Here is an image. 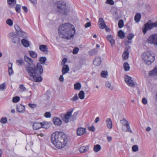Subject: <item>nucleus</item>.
<instances>
[{"mask_svg": "<svg viewBox=\"0 0 157 157\" xmlns=\"http://www.w3.org/2000/svg\"><path fill=\"white\" fill-rule=\"evenodd\" d=\"M25 61L27 63L25 65V68L30 77L29 80L36 82H40L42 80L40 75L43 73V69L40 64L38 63L36 66L32 65L33 61L32 59L27 56L24 57Z\"/></svg>", "mask_w": 157, "mask_h": 157, "instance_id": "nucleus-1", "label": "nucleus"}, {"mask_svg": "<svg viewBox=\"0 0 157 157\" xmlns=\"http://www.w3.org/2000/svg\"><path fill=\"white\" fill-rule=\"evenodd\" d=\"M58 32L60 37L68 39L73 37L75 34L74 26L68 23L60 25L58 29Z\"/></svg>", "mask_w": 157, "mask_h": 157, "instance_id": "nucleus-2", "label": "nucleus"}, {"mask_svg": "<svg viewBox=\"0 0 157 157\" xmlns=\"http://www.w3.org/2000/svg\"><path fill=\"white\" fill-rule=\"evenodd\" d=\"M51 141L55 146L58 149L64 147L67 143V136L61 132H56L51 136Z\"/></svg>", "mask_w": 157, "mask_h": 157, "instance_id": "nucleus-3", "label": "nucleus"}, {"mask_svg": "<svg viewBox=\"0 0 157 157\" xmlns=\"http://www.w3.org/2000/svg\"><path fill=\"white\" fill-rule=\"evenodd\" d=\"M55 6L57 8V11L60 14L65 15L68 13V10L66 8L65 2L62 1L57 2Z\"/></svg>", "mask_w": 157, "mask_h": 157, "instance_id": "nucleus-4", "label": "nucleus"}, {"mask_svg": "<svg viewBox=\"0 0 157 157\" xmlns=\"http://www.w3.org/2000/svg\"><path fill=\"white\" fill-rule=\"evenodd\" d=\"M155 27H157V21L153 22L151 20H149L144 25V27L142 28L143 32L145 34L147 32Z\"/></svg>", "mask_w": 157, "mask_h": 157, "instance_id": "nucleus-5", "label": "nucleus"}, {"mask_svg": "<svg viewBox=\"0 0 157 157\" xmlns=\"http://www.w3.org/2000/svg\"><path fill=\"white\" fill-rule=\"evenodd\" d=\"M142 57L145 64L148 65L151 64L155 60L154 56L149 52L144 53L142 55Z\"/></svg>", "mask_w": 157, "mask_h": 157, "instance_id": "nucleus-6", "label": "nucleus"}, {"mask_svg": "<svg viewBox=\"0 0 157 157\" xmlns=\"http://www.w3.org/2000/svg\"><path fill=\"white\" fill-rule=\"evenodd\" d=\"M120 121L123 125L122 129L124 132H128L132 133L133 132L130 128L128 122L125 119L121 120Z\"/></svg>", "mask_w": 157, "mask_h": 157, "instance_id": "nucleus-7", "label": "nucleus"}, {"mask_svg": "<svg viewBox=\"0 0 157 157\" xmlns=\"http://www.w3.org/2000/svg\"><path fill=\"white\" fill-rule=\"evenodd\" d=\"M73 111V109H71L70 111L67 112L65 114H61L60 116L62 120L66 123L69 121V119L71 116V114Z\"/></svg>", "mask_w": 157, "mask_h": 157, "instance_id": "nucleus-8", "label": "nucleus"}, {"mask_svg": "<svg viewBox=\"0 0 157 157\" xmlns=\"http://www.w3.org/2000/svg\"><path fill=\"white\" fill-rule=\"evenodd\" d=\"M48 124L47 122H36L33 124V126L34 129L37 130L41 128H46V124Z\"/></svg>", "mask_w": 157, "mask_h": 157, "instance_id": "nucleus-9", "label": "nucleus"}, {"mask_svg": "<svg viewBox=\"0 0 157 157\" xmlns=\"http://www.w3.org/2000/svg\"><path fill=\"white\" fill-rule=\"evenodd\" d=\"M147 42L148 43L157 45V34H154L150 36L148 38Z\"/></svg>", "mask_w": 157, "mask_h": 157, "instance_id": "nucleus-10", "label": "nucleus"}, {"mask_svg": "<svg viewBox=\"0 0 157 157\" xmlns=\"http://www.w3.org/2000/svg\"><path fill=\"white\" fill-rule=\"evenodd\" d=\"M14 28L17 32V34L20 36L21 37H25L26 36L25 33L23 32L20 28L19 26L17 25H15L14 26Z\"/></svg>", "mask_w": 157, "mask_h": 157, "instance_id": "nucleus-11", "label": "nucleus"}, {"mask_svg": "<svg viewBox=\"0 0 157 157\" xmlns=\"http://www.w3.org/2000/svg\"><path fill=\"white\" fill-rule=\"evenodd\" d=\"M125 81L129 86H135L134 83L131 77L127 75H125Z\"/></svg>", "mask_w": 157, "mask_h": 157, "instance_id": "nucleus-12", "label": "nucleus"}, {"mask_svg": "<svg viewBox=\"0 0 157 157\" xmlns=\"http://www.w3.org/2000/svg\"><path fill=\"white\" fill-rule=\"evenodd\" d=\"M86 129L85 128L79 127L77 130V134L78 136H81L86 133Z\"/></svg>", "mask_w": 157, "mask_h": 157, "instance_id": "nucleus-13", "label": "nucleus"}, {"mask_svg": "<svg viewBox=\"0 0 157 157\" xmlns=\"http://www.w3.org/2000/svg\"><path fill=\"white\" fill-rule=\"evenodd\" d=\"M98 24L99 27L101 29H103L106 26V25L102 18H100L99 19Z\"/></svg>", "mask_w": 157, "mask_h": 157, "instance_id": "nucleus-14", "label": "nucleus"}, {"mask_svg": "<svg viewBox=\"0 0 157 157\" xmlns=\"http://www.w3.org/2000/svg\"><path fill=\"white\" fill-rule=\"evenodd\" d=\"M89 145L83 146L80 147L78 150L81 153H86L88 152L89 150Z\"/></svg>", "mask_w": 157, "mask_h": 157, "instance_id": "nucleus-15", "label": "nucleus"}, {"mask_svg": "<svg viewBox=\"0 0 157 157\" xmlns=\"http://www.w3.org/2000/svg\"><path fill=\"white\" fill-rule=\"evenodd\" d=\"M53 122L54 124L58 126L60 125L62 123V121L58 117H54L53 119Z\"/></svg>", "mask_w": 157, "mask_h": 157, "instance_id": "nucleus-16", "label": "nucleus"}, {"mask_svg": "<svg viewBox=\"0 0 157 157\" xmlns=\"http://www.w3.org/2000/svg\"><path fill=\"white\" fill-rule=\"evenodd\" d=\"M16 109L17 111L19 113H23L25 111V107L21 104H19L17 105Z\"/></svg>", "mask_w": 157, "mask_h": 157, "instance_id": "nucleus-17", "label": "nucleus"}, {"mask_svg": "<svg viewBox=\"0 0 157 157\" xmlns=\"http://www.w3.org/2000/svg\"><path fill=\"white\" fill-rule=\"evenodd\" d=\"M69 70V69L67 65L65 64L63 67L62 72L63 75H64L67 73Z\"/></svg>", "mask_w": 157, "mask_h": 157, "instance_id": "nucleus-18", "label": "nucleus"}, {"mask_svg": "<svg viewBox=\"0 0 157 157\" xmlns=\"http://www.w3.org/2000/svg\"><path fill=\"white\" fill-rule=\"evenodd\" d=\"M101 62V59L99 57L95 58L93 61V64L95 66H98L100 65Z\"/></svg>", "mask_w": 157, "mask_h": 157, "instance_id": "nucleus-19", "label": "nucleus"}, {"mask_svg": "<svg viewBox=\"0 0 157 157\" xmlns=\"http://www.w3.org/2000/svg\"><path fill=\"white\" fill-rule=\"evenodd\" d=\"M148 75L150 76L157 75V67L150 71Z\"/></svg>", "mask_w": 157, "mask_h": 157, "instance_id": "nucleus-20", "label": "nucleus"}, {"mask_svg": "<svg viewBox=\"0 0 157 157\" xmlns=\"http://www.w3.org/2000/svg\"><path fill=\"white\" fill-rule=\"evenodd\" d=\"M107 38L111 43V46H113V44H114L115 43V41L113 39V36L111 35H107Z\"/></svg>", "mask_w": 157, "mask_h": 157, "instance_id": "nucleus-21", "label": "nucleus"}, {"mask_svg": "<svg viewBox=\"0 0 157 157\" xmlns=\"http://www.w3.org/2000/svg\"><path fill=\"white\" fill-rule=\"evenodd\" d=\"M107 127L109 128H111L112 127V123L110 118H107L106 121Z\"/></svg>", "mask_w": 157, "mask_h": 157, "instance_id": "nucleus-22", "label": "nucleus"}, {"mask_svg": "<svg viewBox=\"0 0 157 157\" xmlns=\"http://www.w3.org/2000/svg\"><path fill=\"white\" fill-rule=\"evenodd\" d=\"M40 50L43 52H47L48 49L47 45H41L39 46Z\"/></svg>", "mask_w": 157, "mask_h": 157, "instance_id": "nucleus-23", "label": "nucleus"}, {"mask_svg": "<svg viewBox=\"0 0 157 157\" xmlns=\"http://www.w3.org/2000/svg\"><path fill=\"white\" fill-rule=\"evenodd\" d=\"M129 55V52L128 50H125L124 51V52L122 54V57L124 60H125L128 58Z\"/></svg>", "mask_w": 157, "mask_h": 157, "instance_id": "nucleus-24", "label": "nucleus"}, {"mask_svg": "<svg viewBox=\"0 0 157 157\" xmlns=\"http://www.w3.org/2000/svg\"><path fill=\"white\" fill-rule=\"evenodd\" d=\"M21 42L23 45L25 47H28L29 46V41L25 39H23Z\"/></svg>", "mask_w": 157, "mask_h": 157, "instance_id": "nucleus-25", "label": "nucleus"}, {"mask_svg": "<svg viewBox=\"0 0 157 157\" xmlns=\"http://www.w3.org/2000/svg\"><path fill=\"white\" fill-rule=\"evenodd\" d=\"M81 85L80 82H77L74 84V89L77 90H79L81 88Z\"/></svg>", "mask_w": 157, "mask_h": 157, "instance_id": "nucleus-26", "label": "nucleus"}, {"mask_svg": "<svg viewBox=\"0 0 157 157\" xmlns=\"http://www.w3.org/2000/svg\"><path fill=\"white\" fill-rule=\"evenodd\" d=\"M141 15L140 13H136L135 16V20L136 22H138L140 21L141 18Z\"/></svg>", "mask_w": 157, "mask_h": 157, "instance_id": "nucleus-27", "label": "nucleus"}, {"mask_svg": "<svg viewBox=\"0 0 157 157\" xmlns=\"http://www.w3.org/2000/svg\"><path fill=\"white\" fill-rule=\"evenodd\" d=\"M123 67L125 71H128L130 70V67L127 62H125L124 63Z\"/></svg>", "mask_w": 157, "mask_h": 157, "instance_id": "nucleus-28", "label": "nucleus"}, {"mask_svg": "<svg viewBox=\"0 0 157 157\" xmlns=\"http://www.w3.org/2000/svg\"><path fill=\"white\" fill-rule=\"evenodd\" d=\"M98 52V51L96 49H94L91 50L89 52V54L90 56H93L96 54Z\"/></svg>", "mask_w": 157, "mask_h": 157, "instance_id": "nucleus-29", "label": "nucleus"}, {"mask_svg": "<svg viewBox=\"0 0 157 157\" xmlns=\"http://www.w3.org/2000/svg\"><path fill=\"white\" fill-rule=\"evenodd\" d=\"M101 149V147L100 146L99 144H97L94 146V150L95 152H97L98 151Z\"/></svg>", "mask_w": 157, "mask_h": 157, "instance_id": "nucleus-30", "label": "nucleus"}, {"mask_svg": "<svg viewBox=\"0 0 157 157\" xmlns=\"http://www.w3.org/2000/svg\"><path fill=\"white\" fill-rule=\"evenodd\" d=\"M30 56L33 58H36L37 57V54L34 52L32 51H29V52Z\"/></svg>", "mask_w": 157, "mask_h": 157, "instance_id": "nucleus-31", "label": "nucleus"}, {"mask_svg": "<svg viewBox=\"0 0 157 157\" xmlns=\"http://www.w3.org/2000/svg\"><path fill=\"white\" fill-rule=\"evenodd\" d=\"M78 97L81 99H83L84 98L85 94L84 92L82 91H81L79 93Z\"/></svg>", "mask_w": 157, "mask_h": 157, "instance_id": "nucleus-32", "label": "nucleus"}, {"mask_svg": "<svg viewBox=\"0 0 157 157\" xmlns=\"http://www.w3.org/2000/svg\"><path fill=\"white\" fill-rule=\"evenodd\" d=\"M46 60L47 59L45 57H41L39 59V61L40 62V64L44 63Z\"/></svg>", "mask_w": 157, "mask_h": 157, "instance_id": "nucleus-33", "label": "nucleus"}, {"mask_svg": "<svg viewBox=\"0 0 157 157\" xmlns=\"http://www.w3.org/2000/svg\"><path fill=\"white\" fill-rule=\"evenodd\" d=\"M118 36L121 38L123 39L125 37V34L122 30H120L118 31Z\"/></svg>", "mask_w": 157, "mask_h": 157, "instance_id": "nucleus-34", "label": "nucleus"}, {"mask_svg": "<svg viewBox=\"0 0 157 157\" xmlns=\"http://www.w3.org/2000/svg\"><path fill=\"white\" fill-rule=\"evenodd\" d=\"M12 41L14 43H17L20 41L19 38L17 36H15L12 39Z\"/></svg>", "mask_w": 157, "mask_h": 157, "instance_id": "nucleus-35", "label": "nucleus"}, {"mask_svg": "<svg viewBox=\"0 0 157 157\" xmlns=\"http://www.w3.org/2000/svg\"><path fill=\"white\" fill-rule=\"evenodd\" d=\"M24 62V60L23 59L17 60L16 61V63L18 66L21 65Z\"/></svg>", "mask_w": 157, "mask_h": 157, "instance_id": "nucleus-36", "label": "nucleus"}, {"mask_svg": "<svg viewBox=\"0 0 157 157\" xmlns=\"http://www.w3.org/2000/svg\"><path fill=\"white\" fill-rule=\"evenodd\" d=\"M13 101L14 103H17L20 101V97L18 96L14 97L13 98Z\"/></svg>", "mask_w": 157, "mask_h": 157, "instance_id": "nucleus-37", "label": "nucleus"}, {"mask_svg": "<svg viewBox=\"0 0 157 157\" xmlns=\"http://www.w3.org/2000/svg\"><path fill=\"white\" fill-rule=\"evenodd\" d=\"M118 26L120 28H122L123 26L124 21L122 20H120L119 21Z\"/></svg>", "mask_w": 157, "mask_h": 157, "instance_id": "nucleus-38", "label": "nucleus"}, {"mask_svg": "<svg viewBox=\"0 0 157 157\" xmlns=\"http://www.w3.org/2000/svg\"><path fill=\"white\" fill-rule=\"evenodd\" d=\"M105 86H106L108 88H109L111 90H112L113 89V87L111 86L110 83L109 82H106L105 83Z\"/></svg>", "mask_w": 157, "mask_h": 157, "instance_id": "nucleus-39", "label": "nucleus"}, {"mask_svg": "<svg viewBox=\"0 0 157 157\" xmlns=\"http://www.w3.org/2000/svg\"><path fill=\"white\" fill-rule=\"evenodd\" d=\"M139 148L137 145H133L132 147V151L134 152H136L138 150Z\"/></svg>", "mask_w": 157, "mask_h": 157, "instance_id": "nucleus-40", "label": "nucleus"}, {"mask_svg": "<svg viewBox=\"0 0 157 157\" xmlns=\"http://www.w3.org/2000/svg\"><path fill=\"white\" fill-rule=\"evenodd\" d=\"M21 6L20 5L17 4L15 7V10L16 12L18 13H19L20 12Z\"/></svg>", "mask_w": 157, "mask_h": 157, "instance_id": "nucleus-41", "label": "nucleus"}, {"mask_svg": "<svg viewBox=\"0 0 157 157\" xmlns=\"http://www.w3.org/2000/svg\"><path fill=\"white\" fill-rule=\"evenodd\" d=\"M6 23L10 26H12L13 24V21L12 20L9 19L7 20L6 21Z\"/></svg>", "mask_w": 157, "mask_h": 157, "instance_id": "nucleus-42", "label": "nucleus"}, {"mask_svg": "<svg viewBox=\"0 0 157 157\" xmlns=\"http://www.w3.org/2000/svg\"><path fill=\"white\" fill-rule=\"evenodd\" d=\"M101 75L103 77H106L107 75V71H102L101 73Z\"/></svg>", "mask_w": 157, "mask_h": 157, "instance_id": "nucleus-43", "label": "nucleus"}, {"mask_svg": "<svg viewBox=\"0 0 157 157\" xmlns=\"http://www.w3.org/2000/svg\"><path fill=\"white\" fill-rule=\"evenodd\" d=\"M6 89V84L5 83H3L1 84L0 85V90H3Z\"/></svg>", "mask_w": 157, "mask_h": 157, "instance_id": "nucleus-44", "label": "nucleus"}, {"mask_svg": "<svg viewBox=\"0 0 157 157\" xmlns=\"http://www.w3.org/2000/svg\"><path fill=\"white\" fill-rule=\"evenodd\" d=\"M0 122L2 123H6L7 122V118L6 117H3L0 120Z\"/></svg>", "mask_w": 157, "mask_h": 157, "instance_id": "nucleus-45", "label": "nucleus"}, {"mask_svg": "<svg viewBox=\"0 0 157 157\" xmlns=\"http://www.w3.org/2000/svg\"><path fill=\"white\" fill-rule=\"evenodd\" d=\"M44 116L46 118H50L51 117V114L49 112H47L44 113Z\"/></svg>", "mask_w": 157, "mask_h": 157, "instance_id": "nucleus-46", "label": "nucleus"}, {"mask_svg": "<svg viewBox=\"0 0 157 157\" xmlns=\"http://www.w3.org/2000/svg\"><path fill=\"white\" fill-rule=\"evenodd\" d=\"M79 51V48L78 47H75L73 50L72 53L74 54H77Z\"/></svg>", "mask_w": 157, "mask_h": 157, "instance_id": "nucleus-47", "label": "nucleus"}, {"mask_svg": "<svg viewBox=\"0 0 157 157\" xmlns=\"http://www.w3.org/2000/svg\"><path fill=\"white\" fill-rule=\"evenodd\" d=\"M8 3L10 5L12 3L15 4L16 2V0H7Z\"/></svg>", "mask_w": 157, "mask_h": 157, "instance_id": "nucleus-48", "label": "nucleus"}, {"mask_svg": "<svg viewBox=\"0 0 157 157\" xmlns=\"http://www.w3.org/2000/svg\"><path fill=\"white\" fill-rule=\"evenodd\" d=\"M78 99V98L77 94H75V96L72 98L71 99V100L72 101H75Z\"/></svg>", "mask_w": 157, "mask_h": 157, "instance_id": "nucleus-49", "label": "nucleus"}, {"mask_svg": "<svg viewBox=\"0 0 157 157\" xmlns=\"http://www.w3.org/2000/svg\"><path fill=\"white\" fill-rule=\"evenodd\" d=\"M134 36V35L132 33H129L128 34L127 36V38L128 40H131Z\"/></svg>", "mask_w": 157, "mask_h": 157, "instance_id": "nucleus-50", "label": "nucleus"}, {"mask_svg": "<svg viewBox=\"0 0 157 157\" xmlns=\"http://www.w3.org/2000/svg\"><path fill=\"white\" fill-rule=\"evenodd\" d=\"M106 3L111 5H113L114 4V2L113 0H107Z\"/></svg>", "mask_w": 157, "mask_h": 157, "instance_id": "nucleus-51", "label": "nucleus"}, {"mask_svg": "<svg viewBox=\"0 0 157 157\" xmlns=\"http://www.w3.org/2000/svg\"><path fill=\"white\" fill-rule=\"evenodd\" d=\"M78 112H75L74 113L72 116V118L73 120H75L76 119V117L78 114Z\"/></svg>", "mask_w": 157, "mask_h": 157, "instance_id": "nucleus-52", "label": "nucleus"}, {"mask_svg": "<svg viewBox=\"0 0 157 157\" xmlns=\"http://www.w3.org/2000/svg\"><path fill=\"white\" fill-rule=\"evenodd\" d=\"M29 106L32 108H34L36 106V104H32L29 103L28 104Z\"/></svg>", "mask_w": 157, "mask_h": 157, "instance_id": "nucleus-53", "label": "nucleus"}, {"mask_svg": "<svg viewBox=\"0 0 157 157\" xmlns=\"http://www.w3.org/2000/svg\"><path fill=\"white\" fill-rule=\"evenodd\" d=\"M142 101L144 105H146L147 103V99L145 98H144L142 99Z\"/></svg>", "mask_w": 157, "mask_h": 157, "instance_id": "nucleus-54", "label": "nucleus"}, {"mask_svg": "<svg viewBox=\"0 0 157 157\" xmlns=\"http://www.w3.org/2000/svg\"><path fill=\"white\" fill-rule=\"evenodd\" d=\"M88 128L90 131H91L92 132H94L95 130V128L94 126L89 127Z\"/></svg>", "mask_w": 157, "mask_h": 157, "instance_id": "nucleus-55", "label": "nucleus"}, {"mask_svg": "<svg viewBox=\"0 0 157 157\" xmlns=\"http://www.w3.org/2000/svg\"><path fill=\"white\" fill-rule=\"evenodd\" d=\"M20 88L22 90V91H24L25 90H26V88L23 85H21L20 86Z\"/></svg>", "mask_w": 157, "mask_h": 157, "instance_id": "nucleus-56", "label": "nucleus"}, {"mask_svg": "<svg viewBox=\"0 0 157 157\" xmlns=\"http://www.w3.org/2000/svg\"><path fill=\"white\" fill-rule=\"evenodd\" d=\"M9 74L10 75H11L13 73V71L12 68L9 69L8 70Z\"/></svg>", "mask_w": 157, "mask_h": 157, "instance_id": "nucleus-57", "label": "nucleus"}, {"mask_svg": "<svg viewBox=\"0 0 157 157\" xmlns=\"http://www.w3.org/2000/svg\"><path fill=\"white\" fill-rule=\"evenodd\" d=\"M91 25V23L90 22H87L85 25V28H87L90 26Z\"/></svg>", "mask_w": 157, "mask_h": 157, "instance_id": "nucleus-58", "label": "nucleus"}, {"mask_svg": "<svg viewBox=\"0 0 157 157\" xmlns=\"http://www.w3.org/2000/svg\"><path fill=\"white\" fill-rule=\"evenodd\" d=\"M22 8L24 10V11L25 13H27V12L28 9L26 6H23L22 7Z\"/></svg>", "mask_w": 157, "mask_h": 157, "instance_id": "nucleus-59", "label": "nucleus"}, {"mask_svg": "<svg viewBox=\"0 0 157 157\" xmlns=\"http://www.w3.org/2000/svg\"><path fill=\"white\" fill-rule=\"evenodd\" d=\"M59 80L60 81L63 82L64 81V78L63 75H61L59 78Z\"/></svg>", "mask_w": 157, "mask_h": 157, "instance_id": "nucleus-60", "label": "nucleus"}, {"mask_svg": "<svg viewBox=\"0 0 157 157\" xmlns=\"http://www.w3.org/2000/svg\"><path fill=\"white\" fill-rule=\"evenodd\" d=\"M67 61V59L66 58H64L63 60L61 62V63L63 65V64H64L66 63Z\"/></svg>", "mask_w": 157, "mask_h": 157, "instance_id": "nucleus-61", "label": "nucleus"}, {"mask_svg": "<svg viewBox=\"0 0 157 157\" xmlns=\"http://www.w3.org/2000/svg\"><path fill=\"white\" fill-rule=\"evenodd\" d=\"M107 138L109 142H110L112 140V138L111 136H107Z\"/></svg>", "mask_w": 157, "mask_h": 157, "instance_id": "nucleus-62", "label": "nucleus"}, {"mask_svg": "<svg viewBox=\"0 0 157 157\" xmlns=\"http://www.w3.org/2000/svg\"><path fill=\"white\" fill-rule=\"evenodd\" d=\"M33 4H35L37 3V0H29Z\"/></svg>", "mask_w": 157, "mask_h": 157, "instance_id": "nucleus-63", "label": "nucleus"}, {"mask_svg": "<svg viewBox=\"0 0 157 157\" xmlns=\"http://www.w3.org/2000/svg\"><path fill=\"white\" fill-rule=\"evenodd\" d=\"M8 66L9 68V69L12 68V63H9L8 65Z\"/></svg>", "mask_w": 157, "mask_h": 157, "instance_id": "nucleus-64", "label": "nucleus"}]
</instances>
